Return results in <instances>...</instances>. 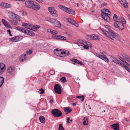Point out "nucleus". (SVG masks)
I'll use <instances>...</instances> for the list:
<instances>
[{"mask_svg":"<svg viewBox=\"0 0 130 130\" xmlns=\"http://www.w3.org/2000/svg\"><path fill=\"white\" fill-rule=\"evenodd\" d=\"M105 27L108 29L109 32L104 29H102L101 30L109 38L112 40H114L115 38H117L118 37V34L111 30L109 26L105 25Z\"/></svg>","mask_w":130,"mask_h":130,"instance_id":"nucleus-1","label":"nucleus"},{"mask_svg":"<svg viewBox=\"0 0 130 130\" xmlns=\"http://www.w3.org/2000/svg\"><path fill=\"white\" fill-rule=\"evenodd\" d=\"M126 23L125 19L123 17H119L117 21L113 23V26L116 28H118L122 30L124 28V25Z\"/></svg>","mask_w":130,"mask_h":130,"instance_id":"nucleus-2","label":"nucleus"},{"mask_svg":"<svg viewBox=\"0 0 130 130\" xmlns=\"http://www.w3.org/2000/svg\"><path fill=\"white\" fill-rule=\"evenodd\" d=\"M15 29L29 35L32 36L35 35V34L31 30H26L25 29L20 27H16L15 28Z\"/></svg>","mask_w":130,"mask_h":130,"instance_id":"nucleus-3","label":"nucleus"},{"mask_svg":"<svg viewBox=\"0 0 130 130\" xmlns=\"http://www.w3.org/2000/svg\"><path fill=\"white\" fill-rule=\"evenodd\" d=\"M58 7L63 10L70 14H75V11L73 10L64 6L62 5H59Z\"/></svg>","mask_w":130,"mask_h":130,"instance_id":"nucleus-4","label":"nucleus"},{"mask_svg":"<svg viewBox=\"0 0 130 130\" xmlns=\"http://www.w3.org/2000/svg\"><path fill=\"white\" fill-rule=\"evenodd\" d=\"M102 55H100L99 53L96 54V56L104 60L106 62H108L109 61V59L106 56V53L104 51L102 53Z\"/></svg>","mask_w":130,"mask_h":130,"instance_id":"nucleus-5","label":"nucleus"},{"mask_svg":"<svg viewBox=\"0 0 130 130\" xmlns=\"http://www.w3.org/2000/svg\"><path fill=\"white\" fill-rule=\"evenodd\" d=\"M51 113L53 116L56 117H59L62 114L61 112L57 109H52L51 111Z\"/></svg>","mask_w":130,"mask_h":130,"instance_id":"nucleus-6","label":"nucleus"},{"mask_svg":"<svg viewBox=\"0 0 130 130\" xmlns=\"http://www.w3.org/2000/svg\"><path fill=\"white\" fill-rule=\"evenodd\" d=\"M55 92L59 94H60L61 93V89L59 85L58 84H56L54 87Z\"/></svg>","mask_w":130,"mask_h":130,"instance_id":"nucleus-7","label":"nucleus"},{"mask_svg":"<svg viewBox=\"0 0 130 130\" xmlns=\"http://www.w3.org/2000/svg\"><path fill=\"white\" fill-rule=\"evenodd\" d=\"M53 38L55 39L60 40H65L67 39L65 37L60 35H56L55 36H53Z\"/></svg>","mask_w":130,"mask_h":130,"instance_id":"nucleus-8","label":"nucleus"},{"mask_svg":"<svg viewBox=\"0 0 130 130\" xmlns=\"http://www.w3.org/2000/svg\"><path fill=\"white\" fill-rule=\"evenodd\" d=\"M15 70V68L13 66L8 67L7 69V72L10 74H12L14 73Z\"/></svg>","mask_w":130,"mask_h":130,"instance_id":"nucleus-9","label":"nucleus"},{"mask_svg":"<svg viewBox=\"0 0 130 130\" xmlns=\"http://www.w3.org/2000/svg\"><path fill=\"white\" fill-rule=\"evenodd\" d=\"M121 4L125 8H127L128 7V4L126 0H118Z\"/></svg>","mask_w":130,"mask_h":130,"instance_id":"nucleus-10","label":"nucleus"},{"mask_svg":"<svg viewBox=\"0 0 130 130\" xmlns=\"http://www.w3.org/2000/svg\"><path fill=\"white\" fill-rule=\"evenodd\" d=\"M6 69L5 65L2 63H0V75L4 72Z\"/></svg>","mask_w":130,"mask_h":130,"instance_id":"nucleus-11","label":"nucleus"},{"mask_svg":"<svg viewBox=\"0 0 130 130\" xmlns=\"http://www.w3.org/2000/svg\"><path fill=\"white\" fill-rule=\"evenodd\" d=\"M54 22L53 23H54L55 27L58 28H60L61 25L60 22L56 19H54Z\"/></svg>","mask_w":130,"mask_h":130,"instance_id":"nucleus-12","label":"nucleus"},{"mask_svg":"<svg viewBox=\"0 0 130 130\" xmlns=\"http://www.w3.org/2000/svg\"><path fill=\"white\" fill-rule=\"evenodd\" d=\"M54 54L57 56H59L61 57V55L62 53L60 49L58 48L56 49L54 51Z\"/></svg>","mask_w":130,"mask_h":130,"instance_id":"nucleus-13","label":"nucleus"},{"mask_svg":"<svg viewBox=\"0 0 130 130\" xmlns=\"http://www.w3.org/2000/svg\"><path fill=\"white\" fill-rule=\"evenodd\" d=\"M101 12H102L101 14L110 15V14L109 11L106 9H102L101 10Z\"/></svg>","mask_w":130,"mask_h":130,"instance_id":"nucleus-14","label":"nucleus"},{"mask_svg":"<svg viewBox=\"0 0 130 130\" xmlns=\"http://www.w3.org/2000/svg\"><path fill=\"white\" fill-rule=\"evenodd\" d=\"M25 5L28 8H31L32 6L33 3L31 1H27L25 2Z\"/></svg>","mask_w":130,"mask_h":130,"instance_id":"nucleus-15","label":"nucleus"},{"mask_svg":"<svg viewBox=\"0 0 130 130\" xmlns=\"http://www.w3.org/2000/svg\"><path fill=\"white\" fill-rule=\"evenodd\" d=\"M40 7V5L38 4H35L33 3L31 8L36 10H39Z\"/></svg>","mask_w":130,"mask_h":130,"instance_id":"nucleus-16","label":"nucleus"},{"mask_svg":"<svg viewBox=\"0 0 130 130\" xmlns=\"http://www.w3.org/2000/svg\"><path fill=\"white\" fill-rule=\"evenodd\" d=\"M111 127L115 130H119V129L118 123L112 125H111Z\"/></svg>","mask_w":130,"mask_h":130,"instance_id":"nucleus-17","label":"nucleus"},{"mask_svg":"<svg viewBox=\"0 0 130 130\" xmlns=\"http://www.w3.org/2000/svg\"><path fill=\"white\" fill-rule=\"evenodd\" d=\"M26 57V54L21 55L19 58L20 61L22 62H23L25 60Z\"/></svg>","mask_w":130,"mask_h":130,"instance_id":"nucleus-18","label":"nucleus"},{"mask_svg":"<svg viewBox=\"0 0 130 130\" xmlns=\"http://www.w3.org/2000/svg\"><path fill=\"white\" fill-rule=\"evenodd\" d=\"M80 42L82 44L87 45V46L89 47H91L92 46L91 44L88 42H86L81 40L80 41Z\"/></svg>","mask_w":130,"mask_h":130,"instance_id":"nucleus-19","label":"nucleus"},{"mask_svg":"<svg viewBox=\"0 0 130 130\" xmlns=\"http://www.w3.org/2000/svg\"><path fill=\"white\" fill-rule=\"evenodd\" d=\"M108 15L101 14L102 18L106 21L108 22L110 20V18L108 16Z\"/></svg>","mask_w":130,"mask_h":130,"instance_id":"nucleus-20","label":"nucleus"},{"mask_svg":"<svg viewBox=\"0 0 130 130\" xmlns=\"http://www.w3.org/2000/svg\"><path fill=\"white\" fill-rule=\"evenodd\" d=\"M9 39L10 41L12 42H17L19 40V37L18 36L9 38Z\"/></svg>","mask_w":130,"mask_h":130,"instance_id":"nucleus-21","label":"nucleus"},{"mask_svg":"<svg viewBox=\"0 0 130 130\" xmlns=\"http://www.w3.org/2000/svg\"><path fill=\"white\" fill-rule=\"evenodd\" d=\"M47 31L48 32L51 33L53 35H55L58 34V32L57 31L50 29H47Z\"/></svg>","mask_w":130,"mask_h":130,"instance_id":"nucleus-22","label":"nucleus"},{"mask_svg":"<svg viewBox=\"0 0 130 130\" xmlns=\"http://www.w3.org/2000/svg\"><path fill=\"white\" fill-rule=\"evenodd\" d=\"M70 54V53L69 52L66 51L62 52V53L61 55V57H64L65 56H67L69 55Z\"/></svg>","mask_w":130,"mask_h":130,"instance_id":"nucleus-23","label":"nucleus"},{"mask_svg":"<svg viewBox=\"0 0 130 130\" xmlns=\"http://www.w3.org/2000/svg\"><path fill=\"white\" fill-rule=\"evenodd\" d=\"M1 6L2 7L4 8L9 7L11 6L10 4L6 3H2L1 4Z\"/></svg>","mask_w":130,"mask_h":130,"instance_id":"nucleus-24","label":"nucleus"},{"mask_svg":"<svg viewBox=\"0 0 130 130\" xmlns=\"http://www.w3.org/2000/svg\"><path fill=\"white\" fill-rule=\"evenodd\" d=\"M12 19L14 21L16 22L19 21L20 20L19 17L16 14H15V15H14Z\"/></svg>","mask_w":130,"mask_h":130,"instance_id":"nucleus-25","label":"nucleus"},{"mask_svg":"<svg viewBox=\"0 0 130 130\" xmlns=\"http://www.w3.org/2000/svg\"><path fill=\"white\" fill-rule=\"evenodd\" d=\"M122 56L127 61L129 62H130V57L129 56L124 54H123Z\"/></svg>","mask_w":130,"mask_h":130,"instance_id":"nucleus-26","label":"nucleus"},{"mask_svg":"<svg viewBox=\"0 0 130 130\" xmlns=\"http://www.w3.org/2000/svg\"><path fill=\"white\" fill-rule=\"evenodd\" d=\"M111 59L112 62H113L116 64H119L120 62L117 59H116L114 57L111 56Z\"/></svg>","mask_w":130,"mask_h":130,"instance_id":"nucleus-27","label":"nucleus"},{"mask_svg":"<svg viewBox=\"0 0 130 130\" xmlns=\"http://www.w3.org/2000/svg\"><path fill=\"white\" fill-rule=\"evenodd\" d=\"M23 26L24 27L27 28L29 29H31V25L29 24H27L26 23H24L22 24Z\"/></svg>","mask_w":130,"mask_h":130,"instance_id":"nucleus-28","label":"nucleus"},{"mask_svg":"<svg viewBox=\"0 0 130 130\" xmlns=\"http://www.w3.org/2000/svg\"><path fill=\"white\" fill-rule=\"evenodd\" d=\"M63 109L65 112H67L66 113V114L71 112L72 111L71 109L69 107H64Z\"/></svg>","mask_w":130,"mask_h":130,"instance_id":"nucleus-29","label":"nucleus"},{"mask_svg":"<svg viewBox=\"0 0 130 130\" xmlns=\"http://www.w3.org/2000/svg\"><path fill=\"white\" fill-rule=\"evenodd\" d=\"M39 119L41 123H43L45 122V118L43 116H41L39 117Z\"/></svg>","mask_w":130,"mask_h":130,"instance_id":"nucleus-30","label":"nucleus"},{"mask_svg":"<svg viewBox=\"0 0 130 130\" xmlns=\"http://www.w3.org/2000/svg\"><path fill=\"white\" fill-rule=\"evenodd\" d=\"M8 14L9 18L12 19L13 18L14 15H15V14L14 13L11 12H8Z\"/></svg>","mask_w":130,"mask_h":130,"instance_id":"nucleus-31","label":"nucleus"},{"mask_svg":"<svg viewBox=\"0 0 130 130\" xmlns=\"http://www.w3.org/2000/svg\"><path fill=\"white\" fill-rule=\"evenodd\" d=\"M2 22L5 27H9V24L5 20L2 19Z\"/></svg>","mask_w":130,"mask_h":130,"instance_id":"nucleus-32","label":"nucleus"},{"mask_svg":"<svg viewBox=\"0 0 130 130\" xmlns=\"http://www.w3.org/2000/svg\"><path fill=\"white\" fill-rule=\"evenodd\" d=\"M4 82V79L3 77L0 76V88Z\"/></svg>","mask_w":130,"mask_h":130,"instance_id":"nucleus-33","label":"nucleus"},{"mask_svg":"<svg viewBox=\"0 0 130 130\" xmlns=\"http://www.w3.org/2000/svg\"><path fill=\"white\" fill-rule=\"evenodd\" d=\"M51 14L53 16L56 17H57L58 16L57 11L56 10H54V12L52 11Z\"/></svg>","mask_w":130,"mask_h":130,"instance_id":"nucleus-34","label":"nucleus"},{"mask_svg":"<svg viewBox=\"0 0 130 130\" xmlns=\"http://www.w3.org/2000/svg\"><path fill=\"white\" fill-rule=\"evenodd\" d=\"M67 21L68 22L72 24V25L74 24V23H75V21H74L72 19L70 18H69L67 19Z\"/></svg>","mask_w":130,"mask_h":130,"instance_id":"nucleus-35","label":"nucleus"},{"mask_svg":"<svg viewBox=\"0 0 130 130\" xmlns=\"http://www.w3.org/2000/svg\"><path fill=\"white\" fill-rule=\"evenodd\" d=\"M48 10L49 12L51 14L52 11L54 12V11L56 9L54 7H51L48 8Z\"/></svg>","mask_w":130,"mask_h":130,"instance_id":"nucleus-36","label":"nucleus"},{"mask_svg":"<svg viewBox=\"0 0 130 130\" xmlns=\"http://www.w3.org/2000/svg\"><path fill=\"white\" fill-rule=\"evenodd\" d=\"M46 21L52 23L53 22H54V19H52L50 18H47L46 19Z\"/></svg>","mask_w":130,"mask_h":130,"instance_id":"nucleus-37","label":"nucleus"},{"mask_svg":"<svg viewBox=\"0 0 130 130\" xmlns=\"http://www.w3.org/2000/svg\"><path fill=\"white\" fill-rule=\"evenodd\" d=\"M92 40L96 39H98L99 38L98 36L95 35H92Z\"/></svg>","mask_w":130,"mask_h":130,"instance_id":"nucleus-38","label":"nucleus"},{"mask_svg":"<svg viewBox=\"0 0 130 130\" xmlns=\"http://www.w3.org/2000/svg\"><path fill=\"white\" fill-rule=\"evenodd\" d=\"M92 35H88L86 37V38L89 40H92Z\"/></svg>","mask_w":130,"mask_h":130,"instance_id":"nucleus-39","label":"nucleus"},{"mask_svg":"<svg viewBox=\"0 0 130 130\" xmlns=\"http://www.w3.org/2000/svg\"><path fill=\"white\" fill-rule=\"evenodd\" d=\"M60 80H61L63 83H66L67 82L66 79L64 77H61Z\"/></svg>","mask_w":130,"mask_h":130,"instance_id":"nucleus-40","label":"nucleus"},{"mask_svg":"<svg viewBox=\"0 0 130 130\" xmlns=\"http://www.w3.org/2000/svg\"><path fill=\"white\" fill-rule=\"evenodd\" d=\"M113 19L115 21H117L118 19L117 15L116 14H114L113 17Z\"/></svg>","mask_w":130,"mask_h":130,"instance_id":"nucleus-41","label":"nucleus"},{"mask_svg":"<svg viewBox=\"0 0 130 130\" xmlns=\"http://www.w3.org/2000/svg\"><path fill=\"white\" fill-rule=\"evenodd\" d=\"M59 130H64V128L62 126L61 124H59Z\"/></svg>","mask_w":130,"mask_h":130,"instance_id":"nucleus-42","label":"nucleus"},{"mask_svg":"<svg viewBox=\"0 0 130 130\" xmlns=\"http://www.w3.org/2000/svg\"><path fill=\"white\" fill-rule=\"evenodd\" d=\"M31 29H31L34 31H36L37 30V28L35 26H34L33 27H32L31 26Z\"/></svg>","mask_w":130,"mask_h":130,"instance_id":"nucleus-43","label":"nucleus"},{"mask_svg":"<svg viewBox=\"0 0 130 130\" xmlns=\"http://www.w3.org/2000/svg\"><path fill=\"white\" fill-rule=\"evenodd\" d=\"M87 119V118H86V121L85 120L83 121V124L84 125H87L88 124Z\"/></svg>","mask_w":130,"mask_h":130,"instance_id":"nucleus-44","label":"nucleus"},{"mask_svg":"<svg viewBox=\"0 0 130 130\" xmlns=\"http://www.w3.org/2000/svg\"><path fill=\"white\" fill-rule=\"evenodd\" d=\"M119 64L121 65V66L124 68L126 66L125 64H124L123 63L120 62Z\"/></svg>","mask_w":130,"mask_h":130,"instance_id":"nucleus-45","label":"nucleus"},{"mask_svg":"<svg viewBox=\"0 0 130 130\" xmlns=\"http://www.w3.org/2000/svg\"><path fill=\"white\" fill-rule=\"evenodd\" d=\"M70 60L76 63L77 60V59L74 58H71L70 59Z\"/></svg>","mask_w":130,"mask_h":130,"instance_id":"nucleus-46","label":"nucleus"},{"mask_svg":"<svg viewBox=\"0 0 130 130\" xmlns=\"http://www.w3.org/2000/svg\"><path fill=\"white\" fill-rule=\"evenodd\" d=\"M32 53V51L31 50L27 51L26 52V53L28 54H30Z\"/></svg>","mask_w":130,"mask_h":130,"instance_id":"nucleus-47","label":"nucleus"},{"mask_svg":"<svg viewBox=\"0 0 130 130\" xmlns=\"http://www.w3.org/2000/svg\"><path fill=\"white\" fill-rule=\"evenodd\" d=\"M124 68H125L126 70L127 71L129 72L130 71V69L128 67L126 66Z\"/></svg>","mask_w":130,"mask_h":130,"instance_id":"nucleus-48","label":"nucleus"},{"mask_svg":"<svg viewBox=\"0 0 130 130\" xmlns=\"http://www.w3.org/2000/svg\"><path fill=\"white\" fill-rule=\"evenodd\" d=\"M83 47L85 49L88 50L89 49V47L87 46V45H84Z\"/></svg>","mask_w":130,"mask_h":130,"instance_id":"nucleus-49","label":"nucleus"},{"mask_svg":"<svg viewBox=\"0 0 130 130\" xmlns=\"http://www.w3.org/2000/svg\"><path fill=\"white\" fill-rule=\"evenodd\" d=\"M40 94H43V93H44V90L42 88H41L40 89Z\"/></svg>","mask_w":130,"mask_h":130,"instance_id":"nucleus-50","label":"nucleus"},{"mask_svg":"<svg viewBox=\"0 0 130 130\" xmlns=\"http://www.w3.org/2000/svg\"><path fill=\"white\" fill-rule=\"evenodd\" d=\"M7 31L8 32L10 36H12V35L11 34V31L10 30L8 29L7 30Z\"/></svg>","mask_w":130,"mask_h":130,"instance_id":"nucleus-51","label":"nucleus"},{"mask_svg":"<svg viewBox=\"0 0 130 130\" xmlns=\"http://www.w3.org/2000/svg\"><path fill=\"white\" fill-rule=\"evenodd\" d=\"M119 58L122 61V62H125V60L124 59H123V58H122V57H120Z\"/></svg>","mask_w":130,"mask_h":130,"instance_id":"nucleus-52","label":"nucleus"},{"mask_svg":"<svg viewBox=\"0 0 130 130\" xmlns=\"http://www.w3.org/2000/svg\"><path fill=\"white\" fill-rule=\"evenodd\" d=\"M80 100H81L82 101H84V98L83 96H81L80 98L79 99Z\"/></svg>","mask_w":130,"mask_h":130,"instance_id":"nucleus-53","label":"nucleus"},{"mask_svg":"<svg viewBox=\"0 0 130 130\" xmlns=\"http://www.w3.org/2000/svg\"><path fill=\"white\" fill-rule=\"evenodd\" d=\"M76 63L80 65H84V64H83L81 61H79L78 60L77 61Z\"/></svg>","mask_w":130,"mask_h":130,"instance_id":"nucleus-54","label":"nucleus"},{"mask_svg":"<svg viewBox=\"0 0 130 130\" xmlns=\"http://www.w3.org/2000/svg\"><path fill=\"white\" fill-rule=\"evenodd\" d=\"M73 25H75L76 27H78L79 26V25L78 24L76 23L75 21V23H74Z\"/></svg>","mask_w":130,"mask_h":130,"instance_id":"nucleus-55","label":"nucleus"},{"mask_svg":"<svg viewBox=\"0 0 130 130\" xmlns=\"http://www.w3.org/2000/svg\"><path fill=\"white\" fill-rule=\"evenodd\" d=\"M37 1L38 2L40 3H42V2L43 1L42 0H35Z\"/></svg>","mask_w":130,"mask_h":130,"instance_id":"nucleus-56","label":"nucleus"},{"mask_svg":"<svg viewBox=\"0 0 130 130\" xmlns=\"http://www.w3.org/2000/svg\"><path fill=\"white\" fill-rule=\"evenodd\" d=\"M35 26L37 28V29L40 28V26L39 25H36Z\"/></svg>","mask_w":130,"mask_h":130,"instance_id":"nucleus-57","label":"nucleus"},{"mask_svg":"<svg viewBox=\"0 0 130 130\" xmlns=\"http://www.w3.org/2000/svg\"><path fill=\"white\" fill-rule=\"evenodd\" d=\"M125 62L126 63V65L128 66H130V64L129 63H128L126 61H125Z\"/></svg>","mask_w":130,"mask_h":130,"instance_id":"nucleus-58","label":"nucleus"},{"mask_svg":"<svg viewBox=\"0 0 130 130\" xmlns=\"http://www.w3.org/2000/svg\"><path fill=\"white\" fill-rule=\"evenodd\" d=\"M50 102L52 104L53 103V101L52 99H51L50 101Z\"/></svg>","mask_w":130,"mask_h":130,"instance_id":"nucleus-59","label":"nucleus"},{"mask_svg":"<svg viewBox=\"0 0 130 130\" xmlns=\"http://www.w3.org/2000/svg\"><path fill=\"white\" fill-rule=\"evenodd\" d=\"M107 5V3H104L103 4V6H106Z\"/></svg>","mask_w":130,"mask_h":130,"instance_id":"nucleus-60","label":"nucleus"},{"mask_svg":"<svg viewBox=\"0 0 130 130\" xmlns=\"http://www.w3.org/2000/svg\"><path fill=\"white\" fill-rule=\"evenodd\" d=\"M81 96H76V98H79V99H80V98L81 97Z\"/></svg>","mask_w":130,"mask_h":130,"instance_id":"nucleus-61","label":"nucleus"},{"mask_svg":"<svg viewBox=\"0 0 130 130\" xmlns=\"http://www.w3.org/2000/svg\"><path fill=\"white\" fill-rule=\"evenodd\" d=\"M66 120L67 121H68L70 120V119L69 118H67Z\"/></svg>","mask_w":130,"mask_h":130,"instance_id":"nucleus-62","label":"nucleus"},{"mask_svg":"<svg viewBox=\"0 0 130 130\" xmlns=\"http://www.w3.org/2000/svg\"><path fill=\"white\" fill-rule=\"evenodd\" d=\"M76 105V104L75 103H73V104H72V105L73 106H75Z\"/></svg>","mask_w":130,"mask_h":130,"instance_id":"nucleus-63","label":"nucleus"},{"mask_svg":"<svg viewBox=\"0 0 130 130\" xmlns=\"http://www.w3.org/2000/svg\"><path fill=\"white\" fill-rule=\"evenodd\" d=\"M67 122L68 123H70V122L69 121H67Z\"/></svg>","mask_w":130,"mask_h":130,"instance_id":"nucleus-64","label":"nucleus"}]
</instances>
